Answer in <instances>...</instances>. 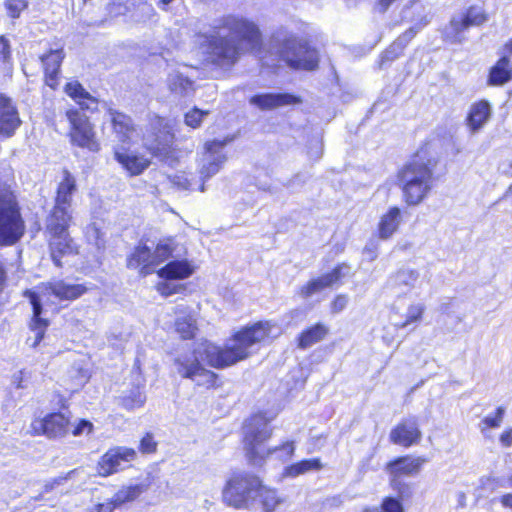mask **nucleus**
<instances>
[{"label": "nucleus", "mask_w": 512, "mask_h": 512, "mask_svg": "<svg viewBox=\"0 0 512 512\" xmlns=\"http://www.w3.org/2000/svg\"><path fill=\"white\" fill-rule=\"evenodd\" d=\"M269 322H258L250 327H245L229 338L224 348L203 341L193 349L180 353L174 359L177 373L183 378H188L200 386L214 384L216 374L207 370L204 366L223 368L245 360L258 350V346L270 333Z\"/></svg>", "instance_id": "1"}, {"label": "nucleus", "mask_w": 512, "mask_h": 512, "mask_svg": "<svg viewBox=\"0 0 512 512\" xmlns=\"http://www.w3.org/2000/svg\"><path fill=\"white\" fill-rule=\"evenodd\" d=\"M194 42L204 46L208 60L222 68L233 66L245 53H260L262 35L251 20L228 15L214 26L211 35L196 34Z\"/></svg>", "instance_id": "2"}, {"label": "nucleus", "mask_w": 512, "mask_h": 512, "mask_svg": "<svg viewBox=\"0 0 512 512\" xmlns=\"http://www.w3.org/2000/svg\"><path fill=\"white\" fill-rule=\"evenodd\" d=\"M438 158L431 154L429 146L422 147L414 158L397 174L398 186L408 205H419L433 188V170Z\"/></svg>", "instance_id": "3"}, {"label": "nucleus", "mask_w": 512, "mask_h": 512, "mask_svg": "<svg viewBox=\"0 0 512 512\" xmlns=\"http://www.w3.org/2000/svg\"><path fill=\"white\" fill-rule=\"evenodd\" d=\"M87 291V288L82 284L69 283L64 280H55L42 284L36 288L35 291H26L25 295L29 298L33 307V320L31 323V330L35 333L34 341L31 343L32 347H36L42 340L47 321L40 318L42 312V305L53 304L52 297L60 301H72L82 296Z\"/></svg>", "instance_id": "4"}, {"label": "nucleus", "mask_w": 512, "mask_h": 512, "mask_svg": "<svg viewBox=\"0 0 512 512\" xmlns=\"http://www.w3.org/2000/svg\"><path fill=\"white\" fill-rule=\"evenodd\" d=\"M271 437V429L268 420L262 415H254L247 420L244 426V449L249 462L261 466L268 456L277 454L281 461H286L294 453L292 442H286L280 447L267 449L265 442Z\"/></svg>", "instance_id": "5"}, {"label": "nucleus", "mask_w": 512, "mask_h": 512, "mask_svg": "<svg viewBox=\"0 0 512 512\" xmlns=\"http://www.w3.org/2000/svg\"><path fill=\"white\" fill-rule=\"evenodd\" d=\"M272 50L293 69L315 70L318 67V51L292 34L277 32L272 40Z\"/></svg>", "instance_id": "6"}, {"label": "nucleus", "mask_w": 512, "mask_h": 512, "mask_svg": "<svg viewBox=\"0 0 512 512\" xmlns=\"http://www.w3.org/2000/svg\"><path fill=\"white\" fill-rule=\"evenodd\" d=\"M260 483V478L252 474L233 475L223 488L222 499L233 508L251 509L257 502Z\"/></svg>", "instance_id": "7"}, {"label": "nucleus", "mask_w": 512, "mask_h": 512, "mask_svg": "<svg viewBox=\"0 0 512 512\" xmlns=\"http://www.w3.org/2000/svg\"><path fill=\"white\" fill-rule=\"evenodd\" d=\"M24 232L25 224L14 195L0 185V246L15 244Z\"/></svg>", "instance_id": "8"}, {"label": "nucleus", "mask_w": 512, "mask_h": 512, "mask_svg": "<svg viewBox=\"0 0 512 512\" xmlns=\"http://www.w3.org/2000/svg\"><path fill=\"white\" fill-rule=\"evenodd\" d=\"M72 219L48 216L46 220V231L51 258L56 266H61V257L74 253L73 240L68 228Z\"/></svg>", "instance_id": "9"}, {"label": "nucleus", "mask_w": 512, "mask_h": 512, "mask_svg": "<svg viewBox=\"0 0 512 512\" xmlns=\"http://www.w3.org/2000/svg\"><path fill=\"white\" fill-rule=\"evenodd\" d=\"M66 117L70 123L69 136L71 143L91 152H98L100 144L88 117L75 109L67 110Z\"/></svg>", "instance_id": "10"}, {"label": "nucleus", "mask_w": 512, "mask_h": 512, "mask_svg": "<svg viewBox=\"0 0 512 512\" xmlns=\"http://www.w3.org/2000/svg\"><path fill=\"white\" fill-rule=\"evenodd\" d=\"M232 141V138L223 140H211L204 144V149L198 159V172L202 181H206L222 168L227 160L224 147Z\"/></svg>", "instance_id": "11"}, {"label": "nucleus", "mask_w": 512, "mask_h": 512, "mask_svg": "<svg viewBox=\"0 0 512 512\" xmlns=\"http://www.w3.org/2000/svg\"><path fill=\"white\" fill-rule=\"evenodd\" d=\"M194 267L186 260H176L169 262L166 266L158 270V275L164 281L156 285L157 291L164 297L180 293L185 290V286L174 284L170 280L185 279L191 276Z\"/></svg>", "instance_id": "12"}, {"label": "nucleus", "mask_w": 512, "mask_h": 512, "mask_svg": "<svg viewBox=\"0 0 512 512\" xmlns=\"http://www.w3.org/2000/svg\"><path fill=\"white\" fill-rule=\"evenodd\" d=\"M152 132L144 136V145L157 158L166 161L171 154L173 134L163 118L151 121Z\"/></svg>", "instance_id": "13"}, {"label": "nucleus", "mask_w": 512, "mask_h": 512, "mask_svg": "<svg viewBox=\"0 0 512 512\" xmlns=\"http://www.w3.org/2000/svg\"><path fill=\"white\" fill-rule=\"evenodd\" d=\"M136 458L132 448L117 446L109 449L99 460L97 471L100 476L107 477L123 469V464L130 463Z\"/></svg>", "instance_id": "14"}, {"label": "nucleus", "mask_w": 512, "mask_h": 512, "mask_svg": "<svg viewBox=\"0 0 512 512\" xmlns=\"http://www.w3.org/2000/svg\"><path fill=\"white\" fill-rule=\"evenodd\" d=\"M75 191L76 180L74 176H72L68 170H64L63 179L57 188L55 205L49 216L72 219L70 207L72 203V196Z\"/></svg>", "instance_id": "15"}, {"label": "nucleus", "mask_w": 512, "mask_h": 512, "mask_svg": "<svg viewBox=\"0 0 512 512\" xmlns=\"http://www.w3.org/2000/svg\"><path fill=\"white\" fill-rule=\"evenodd\" d=\"M69 430V419L62 413H52L31 423V431L35 435H45L50 439L64 437Z\"/></svg>", "instance_id": "16"}, {"label": "nucleus", "mask_w": 512, "mask_h": 512, "mask_svg": "<svg viewBox=\"0 0 512 512\" xmlns=\"http://www.w3.org/2000/svg\"><path fill=\"white\" fill-rule=\"evenodd\" d=\"M487 21V15L484 10L478 6L470 7L466 14L453 18L450 25L445 30V35L452 42H461L462 32L470 26H479Z\"/></svg>", "instance_id": "17"}, {"label": "nucleus", "mask_w": 512, "mask_h": 512, "mask_svg": "<svg viewBox=\"0 0 512 512\" xmlns=\"http://www.w3.org/2000/svg\"><path fill=\"white\" fill-rule=\"evenodd\" d=\"M347 272L348 267L346 265H339L331 272L308 281L300 288L299 295L303 298H309L317 293H320L324 289L329 288L335 283L339 282Z\"/></svg>", "instance_id": "18"}, {"label": "nucleus", "mask_w": 512, "mask_h": 512, "mask_svg": "<svg viewBox=\"0 0 512 512\" xmlns=\"http://www.w3.org/2000/svg\"><path fill=\"white\" fill-rule=\"evenodd\" d=\"M114 158L130 175H139L150 165L148 158L130 151L126 145L114 147Z\"/></svg>", "instance_id": "19"}, {"label": "nucleus", "mask_w": 512, "mask_h": 512, "mask_svg": "<svg viewBox=\"0 0 512 512\" xmlns=\"http://www.w3.org/2000/svg\"><path fill=\"white\" fill-rule=\"evenodd\" d=\"M427 460L423 457L404 456L387 464L386 469L392 477V482L403 476L417 474Z\"/></svg>", "instance_id": "20"}, {"label": "nucleus", "mask_w": 512, "mask_h": 512, "mask_svg": "<svg viewBox=\"0 0 512 512\" xmlns=\"http://www.w3.org/2000/svg\"><path fill=\"white\" fill-rule=\"evenodd\" d=\"M300 99L289 93H265L250 98V104L261 110H272L299 103Z\"/></svg>", "instance_id": "21"}, {"label": "nucleus", "mask_w": 512, "mask_h": 512, "mask_svg": "<svg viewBox=\"0 0 512 512\" xmlns=\"http://www.w3.org/2000/svg\"><path fill=\"white\" fill-rule=\"evenodd\" d=\"M420 438L421 431L418 429L417 422L414 419L400 423L390 433L391 441L404 447L417 443Z\"/></svg>", "instance_id": "22"}, {"label": "nucleus", "mask_w": 512, "mask_h": 512, "mask_svg": "<svg viewBox=\"0 0 512 512\" xmlns=\"http://www.w3.org/2000/svg\"><path fill=\"white\" fill-rule=\"evenodd\" d=\"M64 56L63 49L58 48L50 50L49 53L40 57L44 67L46 84L52 89H56L58 85V75Z\"/></svg>", "instance_id": "23"}, {"label": "nucleus", "mask_w": 512, "mask_h": 512, "mask_svg": "<svg viewBox=\"0 0 512 512\" xmlns=\"http://www.w3.org/2000/svg\"><path fill=\"white\" fill-rule=\"evenodd\" d=\"M390 285L400 293H409L420 287V273L416 269L401 268L390 277Z\"/></svg>", "instance_id": "24"}, {"label": "nucleus", "mask_w": 512, "mask_h": 512, "mask_svg": "<svg viewBox=\"0 0 512 512\" xmlns=\"http://www.w3.org/2000/svg\"><path fill=\"white\" fill-rule=\"evenodd\" d=\"M110 115L119 145H128L136 132L131 118L119 112H111Z\"/></svg>", "instance_id": "25"}, {"label": "nucleus", "mask_w": 512, "mask_h": 512, "mask_svg": "<svg viewBox=\"0 0 512 512\" xmlns=\"http://www.w3.org/2000/svg\"><path fill=\"white\" fill-rule=\"evenodd\" d=\"M144 491V486L140 484L122 487L118 492L115 493L110 502L99 505V512H112L116 507L126 502L135 500Z\"/></svg>", "instance_id": "26"}, {"label": "nucleus", "mask_w": 512, "mask_h": 512, "mask_svg": "<svg viewBox=\"0 0 512 512\" xmlns=\"http://www.w3.org/2000/svg\"><path fill=\"white\" fill-rule=\"evenodd\" d=\"M20 119L10 100L0 96V134L10 135L19 126Z\"/></svg>", "instance_id": "27"}, {"label": "nucleus", "mask_w": 512, "mask_h": 512, "mask_svg": "<svg viewBox=\"0 0 512 512\" xmlns=\"http://www.w3.org/2000/svg\"><path fill=\"white\" fill-rule=\"evenodd\" d=\"M127 265L135 269L141 267L143 275L150 274L155 269L153 252L146 245H139L128 257Z\"/></svg>", "instance_id": "28"}, {"label": "nucleus", "mask_w": 512, "mask_h": 512, "mask_svg": "<svg viewBox=\"0 0 512 512\" xmlns=\"http://www.w3.org/2000/svg\"><path fill=\"white\" fill-rule=\"evenodd\" d=\"M66 94L75 100L82 109H97V99L90 95L78 81H71L65 85Z\"/></svg>", "instance_id": "29"}, {"label": "nucleus", "mask_w": 512, "mask_h": 512, "mask_svg": "<svg viewBox=\"0 0 512 512\" xmlns=\"http://www.w3.org/2000/svg\"><path fill=\"white\" fill-rule=\"evenodd\" d=\"M401 222V213L398 207L390 208L382 215L378 224V234L383 240L389 239L398 229Z\"/></svg>", "instance_id": "30"}, {"label": "nucleus", "mask_w": 512, "mask_h": 512, "mask_svg": "<svg viewBox=\"0 0 512 512\" xmlns=\"http://www.w3.org/2000/svg\"><path fill=\"white\" fill-rule=\"evenodd\" d=\"M491 107L487 101H479L472 105L469 116L468 124L471 129L475 132L479 130L490 118Z\"/></svg>", "instance_id": "31"}, {"label": "nucleus", "mask_w": 512, "mask_h": 512, "mask_svg": "<svg viewBox=\"0 0 512 512\" xmlns=\"http://www.w3.org/2000/svg\"><path fill=\"white\" fill-rule=\"evenodd\" d=\"M511 79L512 66L510 64V60L507 57H502L490 70L489 84L501 86L509 82Z\"/></svg>", "instance_id": "32"}, {"label": "nucleus", "mask_w": 512, "mask_h": 512, "mask_svg": "<svg viewBox=\"0 0 512 512\" xmlns=\"http://www.w3.org/2000/svg\"><path fill=\"white\" fill-rule=\"evenodd\" d=\"M329 332V328L321 323L304 330L298 339V346L301 349H307L316 343L322 341Z\"/></svg>", "instance_id": "33"}, {"label": "nucleus", "mask_w": 512, "mask_h": 512, "mask_svg": "<svg viewBox=\"0 0 512 512\" xmlns=\"http://www.w3.org/2000/svg\"><path fill=\"white\" fill-rule=\"evenodd\" d=\"M258 498L260 499L263 512H275L285 502V498L280 496L277 490L264 486L262 482L257 493Z\"/></svg>", "instance_id": "34"}, {"label": "nucleus", "mask_w": 512, "mask_h": 512, "mask_svg": "<svg viewBox=\"0 0 512 512\" xmlns=\"http://www.w3.org/2000/svg\"><path fill=\"white\" fill-rule=\"evenodd\" d=\"M323 465L319 458L302 460L285 469V475L288 477H297L310 471H318Z\"/></svg>", "instance_id": "35"}, {"label": "nucleus", "mask_w": 512, "mask_h": 512, "mask_svg": "<svg viewBox=\"0 0 512 512\" xmlns=\"http://www.w3.org/2000/svg\"><path fill=\"white\" fill-rule=\"evenodd\" d=\"M155 15V10L146 1L133 0L131 2L130 18L134 22H146Z\"/></svg>", "instance_id": "36"}, {"label": "nucleus", "mask_w": 512, "mask_h": 512, "mask_svg": "<svg viewBox=\"0 0 512 512\" xmlns=\"http://www.w3.org/2000/svg\"><path fill=\"white\" fill-rule=\"evenodd\" d=\"M167 82L170 91L179 96H184L192 90V82L179 72L170 73Z\"/></svg>", "instance_id": "37"}, {"label": "nucleus", "mask_w": 512, "mask_h": 512, "mask_svg": "<svg viewBox=\"0 0 512 512\" xmlns=\"http://www.w3.org/2000/svg\"><path fill=\"white\" fill-rule=\"evenodd\" d=\"M175 329L183 339L194 337L197 330L196 320L192 315L178 317L175 322Z\"/></svg>", "instance_id": "38"}, {"label": "nucleus", "mask_w": 512, "mask_h": 512, "mask_svg": "<svg viewBox=\"0 0 512 512\" xmlns=\"http://www.w3.org/2000/svg\"><path fill=\"white\" fill-rule=\"evenodd\" d=\"M417 33V30L410 28L398 40L391 45V47L384 53L383 58L386 60H393L398 56V53L403 49L404 45Z\"/></svg>", "instance_id": "39"}, {"label": "nucleus", "mask_w": 512, "mask_h": 512, "mask_svg": "<svg viewBox=\"0 0 512 512\" xmlns=\"http://www.w3.org/2000/svg\"><path fill=\"white\" fill-rule=\"evenodd\" d=\"M133 0H108L106 11L109 17L114 18L130 13Z\"/></svg>", "instance_id": "40"}, {"label": "nucleus", "mask_w": 512, "mask_h": 512, "mask_svg": "<svg viewBox=\"0 0 512 512\" xmlns=\"http://www.w3.org/2000/svg\"><path fill=\"white\" fill-rule=\"evenodd\" d=\"M425 311V307L423 304H411L406 311V319L404 322L397 324L399 328H406L413 323H418L421 321L423 313Z\"/></svg>", "instance_id": "41"}, {"label": "nucleus", "mask_w": 512, "mask_h": 512, "mask_svg": "<svg viewBox=\"0 0 512 512\" xmlns=\"http://www.w3.org/2000/svg\"><path fill=\"white\" fill-rule=\"evenodd\" d=\"M504 414L505 409L503 407H499L497 408L496 413L494 415L486 416L479 424L481 432L484 433L488 428L500 427L503 421Z\"/></svg>", "instance_id": "42"}, {"label": "nucleus", "mask_w": 512, "mask_h": 512, "mask_svg": "<svg viewBox=\"0 0 512 512\" xmlns=\"http://www.w3.org/2000/svg\"><path fill=\"white\" fill-rule=\"evenodd\" d=\"M146 402V396L144 392L137 389L131 391V393L123 399V405L129 410L140 408Z\"/></svg>", "instance_id": "43"}, {"label": "nucleus", "mask_w": 512, "mask_h": 512, "mask_svg": "<svg viewBox=\"0 0 512 512\" xmlns=\"http://www.w3.org/2000/svg\"><path fill=\"white\" fill-rule=\"evenodd\" d=\"M173 247L169 242H160L153 251V259L155 267L166 261L173 252Z\"/></svg>", "instance_id": "44"}, {"label": "nucleus", "mask_w": 512, "mask_h": 512, "mask_svg": "<svg viewBox=\"0 0 512 512\" xmlns=\"http://www.w3.org/2000/svg\"><path fill=\"white\" fill-rule=\"evenodd\" d=\"M208 115V111H203L198 108H194L185 115V123L192 127L197 128L200 126L204 116Z\"/></svg>", "instance_id": "45"}, {"label": "nucleus", "mask_w": 512, "mask_h": 512, "mask_svg": "<svg viewBox=\"0 0 512 512\" xmlns=\"http://www.w3.org/2000/svg\"><path fill=\"white\" fill-rule=\"evenodd\" d=\"M503 483L499 478L487 476L480 479L479 488L490 493L495 492L498 488L503 487Z\"/></svg>", "instance_id": "46"}, {"label": "nucleus", "mask_w": 512, "mask_h": 512, "mask_svg": "<svg viewBox=\"0 0 512 512\" xmlns=\"http://www.w3.org/2000/svg\"><path fill=\"white\" fill-rule=\"evenodd\" d=\"M6 6L12 17H17L27 7L26 0H6Z\"/></svg>", "instance_id": "47"}, {"label": "nucleus", "mask_w": 512, "mask_h": 512, "mask_svg": "<svg viewBox=\"0 0 512 512\" xmlns=\"http://www.w3.org/2000/svg\"><path fill=\"white\" fill-rule=\"evenodd\" d=\"M382 510L383 512H404L401 502L391 497L383 500Z\"/></svg>", "instance_id": "48"}, {"label": "nucleus", "mask_w": 512, "mask_h": 512, "mask_svg": "<svg viewBox=\"0 0 512 512\" xmlns=\"http://www.w3.org/2000/svg\"><path fill=\"white\" fill-rule=\"evenodd\" d=\"M93 430V424L87 420H80L79 423L73 428L72 434L80 436L83 434H90Z\"/></svg>", "instance_id": "49"}, {"label": "nucleus", "mask_w": 512, "mask_h": 512, "mask_svg": "<svg viewBox=\"0 0 512 512\" xmlns=\"http://www.w3.org/2000/svg\"><path fill=\"white\" fill-rule=\"evenodd\" d=\"M348 304V297L346 295H338L331 303V311L334 314L340 313L345 309Z\"/></svg>", "instance_id": "50"}, {"label": "nucleus", "mask_w": 512, "mask_h": 512, "mask_svg": "<svg viewBox=\"0 0 512 512\" xmlns=\"http://www.w3.org/2000/svg\"><path fill=\"white\" fill-rule=\"evenodd\" d=\"M156 449V443L153 441V438L151 435L147 434L144 436L140 442V450L143 453H151L155 451Z\"/></svg>", "instance_id": "51"}, {"label": "nucleus", "mask_w": 512, "mask_h": 512, "mask_svg": "<svg viewBox=\"0 0 512 512\" xmlns=\"http://www.w3.org/2000/svg\"><path fill=\"white\" fill-rule=\"evenodd\" d=\"M10 57V45L6 38L0 37V61L5 62Z\"/></svg>", "instance_id": "52"}, {"label": "nucleus", "mask_w": 512, "mask_h": 512, "mask_svg": "<svg viewBox=\"0 0 512 512\" xmlns=\"http://www.w3.org/2000/svg\"><path fill=\"white\" fill-rule=\"evenodd\" d=\"M87 237L89 240L94 239V243L97 247L101 246L100 231L95 225H91L87 228Z\"/></svg>", "instance_id": "53"}, {"label": "nucleus", "mask_w": 512, "mask_h": 512, "mask_svg": "<svg viewBox=\"0 0 512 512\" xmlns=\"http://www.w3.org/2000/svg\"><path fill=\"white\" fill-rule=\"evenodd\" d=\"M173 183L175 185H177L179 188L181 189H184V190H191L192 189V184L191 182L185 178L184 176H175L174 179H173Z\"/></svg>", "instance_id": "54"}, {"label": "nucleus", "mask_w": 512, "mask_h": 512, "mask_svg": "<svg viewBox=\"0 0 512 512\" xmlns=\"http://www.w3.org/2000/svg\"><path fill=\"white\" fill-rule=\"evenodd\" d=\"M500 442L504 447H509L512 444V429L504 431L500 436Z\"/></svg>", "instance_id": "55"}, {"label": "nucleus", "mask_w": 512, "mask_h": 512, "mask_svg": "<svg viewBox=\"0 0 512 512\" xmlns=\"http://www.w3.org/2000/svg\"><path fill=\"white\" fill-rule=\"evenodd\" d=\"M500 503L503 507L512 509V493H507L501 496Z\"/></svg>", "instance_id": "56"}, {"label": "nucleus", "mask_w": 512, "mask_h": 512, "mask_svg": "<svg viewBox=\"0 0 512 512\" xmlns=\"http://www.w3.org/2000/svg\"><path fill=\"white\" fill-rule=\"evenodd\" d=\"M12 382L16 386V388L20 389L23 388L22 382H23V372L19 371L15 373L12 377Z\"/></svg>", "instance_id": "57"}, {"label": "nucleus", "mask_w": 512, "mask_h": 512, "mask_svg": "<svg viewBox=\"0 0 512 512\" xmlns=\"http://www.w3.org/2000/svg\"><path fill=\"white\" fill-rule=\"evenodd\" d=\"M5 282V270L2 262L0 261V291L3 289Z\"/></svg>", "instance_id": "58"}, {"label": "nucleus", "mask_w": 512, "mask_h": 512, "mask_svg": "<svg viewBox=\"0 0 512 512\" xmlns=\"http://www.w3.org/2000/svg\"><path fill=\"white\" fill-rule=\"evenodd\" d=\"M428 23V20L425 18L424 21L421 23V25L418 27V29H420L421 27L427 25Z\"/></svg>", "instance_id": "59"}, {"label": "nucleus", "mask_w": 512, "mask_h": 512, "mask_svg": "<svg viewBox=\"0 0 512 512\" xmlns=\"http://www.w3.org/2000/svg\"><path fill=\"white\" fill-rule=\"evenodd\" d=\"M507 48L512 52V40L507 44Z\"/></svg>", "instance_id": "60"}, {"label": "nucleus", "mask_w": 512, "mask_h": 512, "mask_svg": "<svg viewBox=\"0 0 512 512\" xmlns=\"http://www.w3.org/2000/svg\"><path fill=\"white\" fill-rule=\"evenodd\" d=\"M365 512H379V510L377 508H375V509H371V510H366Z\"/></svg>", "instance_id": "61"}, {"label": "nucleus", "mask_w": 512, "mask_h": 512, "mask_svg": "<svg viewBox=\"0 0 512 512\" xmlns=\"http://www.w3.org/2000/svg\"><path fill=\"white\" fill-rule=\"evenodd\" d=\"M200 191H201V192H204V191H205V186H204V184H201V185H200Z\"/></svg>", "instance_id": "62"}, {"label": "nucleus", "mask_w": 512, "mask_h": 512, "mask_svg": "<svg viewBox=\"0 0 512 512\" xmlns=\"http://www.w3.org/2000/svg\"><path fill=\"white\" fill-rule=\"evenodd\" d=\"M508 482H509L510 486H512V475L509 477Z\"/></svg>", "instance_id": "63"}, {"label": "nucleus", "mask_w": 512, "mask_h": 512, "mask_svg": "<svg viewBox=\"0 0 512 512\" xmlns=\"http://www.w3.org/2000/svg\"><path fill=\"white\" fill-rule=\"evenodd\" d=\"M509 192L512 194V185L509 188Z\"/></svg>", "instance_id": "64"}]
</instances>
